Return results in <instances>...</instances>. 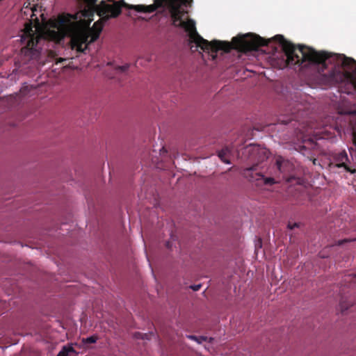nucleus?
Segmentation results:
<instances>
[{
  "label": "nucleus",
  "mask_w": 356,
  "mask_h": 356,
  "mask_svg": "<svg viewBox=\"0 0 356 356\" xmlns=\"http://www.w3.org/2000/svg\"><path fill=\"white\" fill-rule=\"evenodd\" d=\"M349 241H350V240H349V239L339 240L337 242H336L335 245H341L343 243L349 242Z\"/></svg>",
  "instance_id": "nucleus-16"
},
{
  "label": "nucleus",
  "mask_w": 356,
  "mask_h": 356,
  "mask_svg": "<svg viewBox=\"0 0 356 356\" xmlns=\"http://www.w3.org/2000/svg\"><path fill=\"white\" fill-rule=\"evenodd\" d=\"M353 149V147H350V148L349 149V151H350V152H351Z\"/></svg>",
  "instance_id": "nucleus-22"
},
{
  "label": "nucleus",
  "mask_w": 356,
  "mask_h": 356,
  "mask_svg": "<svg viewBox=\"0 0 356 356\" xmlns=\"http://www.w3.org/2000/svg\"><path fill=\"white\" fill-rule=\"evenodd\" d=\"M129 65L126 64V65H122V66H118L116 70L118 72H126L129 69Z\"/></svg>",
  "instance_id": "nucleus-15"
},
{
  "label": "nucleus",
  "mask_w": 356,
  "mask_h": 356,
  "mask_svg": "<svg viewBox=\"0 0 356 356\" xmlns=\"http://www.w3.org/2000/svg\"><path fill=\"white\" fill-rule=\"evenodd\" d=\"M37 24H39V20L36 18Z\"/></svg>",
  "instance_id": "nucleus-24"
},
{
  "label": "nucleus",
  "mask_w": 356,
  "mask_h": 356,
  "mask_svg": "<svg viewBox=\"0 0 356 356\" xmlns=\"http://www.w3.org/2000/svg\"><path fill=\"white\" fill-rule=\"evenodd\" d=\"M165 246H166L167 248H170L172 247V244H171V243L170 241H167L165 243Z\"/></svg>",
  "instance_id": "nucleus-21"
},
{
  "label": "nucleus",
  "mask_w": 356,
  "mask_h": 356,
  "mask_svg": "<svg viewBox=\"0 0 356 356\" xmlns=\"http://www.w3.org/2000/svg\"><path fill=\"white\" fill-rule=\"evenodd\" d=\"M113 4H108L102 1L99 4H93L95 6L97 14L104 21L110 17H117L122 13V8L132 9L138 13H152L160 8H165L170 13L172 25L175 27L184 29L188 33L191 42L201 48L204 51L207 52L214 60L217 58L218 51L228 53L232 49L241 52L250 51V33L245 35H239L234 37L231 42L220 40H212L211 42L204 39L196 31L195 23L188 16V8L192 6L193 0H154L151 5H129L124 0L114 1Z\"/></svg>",
  "instance_id": "nucleus-1"
},
{
  "label": "nucleus",
  "mask_w": 356,
  "mask_h": 356,
  "mask_svg": "<svg viewBox=\"0 0 356 356\" xmlns=\"http://www.w3.org/2000/svg\"><path fill=\"white\" fill-rule=\"evenodd\" d=\"M296 227H298L297 223H293V225H291V223H289V225H288V228L290 229H293Z\"/></svg>",
  "instance_id": "nucleus-19"
},
{
  "label": "nucleus",
  "mask_w": 356,
  "mask_h": 356,
  "mask_svg": "<svg viewBox=\"0 0 356 356\" xmlns=\"http://www.w3.org/2000/svg\"><path fill=\"white\" fill-rule=\"evenodd\" d=\"M264 40H269L266 46L271 42L270 39ZM272 40L279 43L284 53V66L316 67L325 85L340 83L342 92L356 94V61L353 58L343 54L316 51L303 44L296 46L282 35H276Z\"/></svg>",
  "instance_id": "nucleus-2"
},
{
  "label": "nucleus",
  "mask_w": 356,
  "mask_h": 356,
  "mask_svg": "<svg viewBox=\"0 0 356 356\" xmlns=\"http://www.w3.org/2000/svg\"><path fill=\"white\" fill-rule=\"evenodd\" d=\"M241 156L252 162H255L250 167L243 168L241 173L251 182H255L257 186H272L275 183L272 177H265L261 172H258V164L268 156V152L265 148L259 145L250 144L241 150Z\"/></svg>",
  "instance_id": "nucleus-4"
},
{
  "label": "nucleus",
  "mask_w": 356,
  "mask_h": 356,
  "mask_svg": "<svg viewBox=\"0 0 356 356\" xmlns=\"http://www.w3.org/2000/svg\"><path fill=\"white\" fill-rule=\"evenodd\" d=\"M287 106L289 112L293 116V120H298L299 118L303 117L305 110L308 108L307 104L304 101L299 92L291 95V100Z\"/></svg>",
  "instance_id": "nucleus-5"
},
{
  "label": "nucleus",
  "mask_w": 356,
  "mask_h": 356,
  "mask_svg": "<svg viewBox=\"0 0 356 356\" xmlns=\"http://www.w3.org/2000/svg\"><path fill=\"white\" fill-rule=\"evenodd\" d=\"M98 338L97 336H91L86 339H83V342L85 343H94L97 341Z\"/></svg>",
  "instance_id": "nucleus-12"
},
{
  "label": "nucleus",
  "mask_w": 356,
  "mask_h": 356,
  "mask_svg": "<svg viewBox=\"0 0 356 356\" xmlns=\"http://www.w3.org/2000/svg\"><path fill=\"white\" fill-rule=\"evenodd\" d=\"M350 164V161L346 150L333 154L332 162H331L330 165H334L339 168H343L346 172H350L351 174L355 173L356 169H353Z\"/></svg>",
  "instance_id": "nucleus-6"
},
{
  "label": "nucleus",
  "mask_w": 356,
  "mask_h": 356,
  "mask_svg": "<svg viewBox=\"0 0 356 356\" xmlns=\"http://www.w3.org/2000/svg\"><path fill=\"white\" fill-rule=\"evenodd\" d=\"M207 337H204V336L198 337L197 342L198 343H202L203 341H207Z\"/></svg>",
  "instance_id": "nucleus-18"
},
{
  "label": "nucleus",
  "mask_w": 356,
  "mask_h": 356,
  "mask_svg": "<svg viewBox=\"0 0 356 356\" xmlns=\"http://www.w3.org/2000/svg\"><path fill=\"white\" fill-rule=\"evenodd\" d=\"M287 163H288L287 161H285L284 160L277 159L276 161V164H277L278 170L280 172H283L284 171L283 166H284V165H286Z\"/></svg>",
  "instance_id": "nucleus-13"
},
{
  "label": "nucleus",
  "mask_w": 356,
  "mask_h": 356,
  "mask_svg": "<svg viewBox=\"0 0 356 356\" xmlns=\"http://www.w3.org/2000/svg\"><path fill=\"white\" fill-rule=\"evenodd\" d=\"M134 337L137 339H149L148 334H142L140 332H136L135 333Z\"/></svg>",
  "instance_id": "nucleus-14"
},
{
  "label": "nucleus",
  "mask_w": 356,
  "mask_h": 356,
  "mask_svg": "<svg viewBox=\"0 0 356 356\" xmlns=\"http://www.w3.org/2000/svg\"><path fill=\"white\" fill-rule=\"evenodd\" d=\"M202 285L201 284H195V285H192L191 286V288L194 291H197L200 289Z\"/></svg>",
  "instance_id": "nucleus-17"
},
{
  "label": "nucleus",
  "mask_w": 356,
  "mask_h": 356,
  "mask_svg": "<svg viewBox=\"0 0 356 356\" xmlns=\"http://www.w3.org/2000/svg\"><path fill=\"white\" fill-rule=\"evenodd\" d=\"M188 337L191 339L195 341H197V338H198V337L195 336V335H189V336H188Z\"/></svg>",
  "instance_id": "nucleus-20"
},
{
  "label": "nucleus",
  "mask_w": 356,
  "mask_h": 356,
  "mask_svg": "<svg viewBox=\"0 0 356 356\" xmlns=\"http://www.w3.org/2000/svg\"><path fill=\"white\" fill-rule=\"evenodd\" d=\"M74 19L76 17L72 15H61L54 26V29H48L43 35H38L33 31L31 25L27 24L22 35V40L26 44L21 49L24 62L38 59L42 51L41 44L47 40L60 42L65 36H71L72 49L84 52L89 44L99 38L102 27L97 28V22H95L89 31L74 33Z\"/></svg>",
  "instance_id": "nucleus-3"
},
{
  "label": "nucleus",
  "mask_w": 356,
  "mask_h": 356,
  "mask_svg": "<svg viewBox=\"0 0 356 356\" xmlns=\"http://www.w3.org/2000/svg\"><path fill=\"white\" fill-rule=\"evenodd\" d=\"M321 255L322 257H325V255L323 254L322 253H321Z\"/></svg>",
  "instance_id": "nucleus-23"
},
{
  "label": "nucleus",
  "mask_w": 356,
  "mask_h": 356,
  "mask_svg": "<svg viewBox=\"0 0 356 356\" xmlns=\"http://www.w3.org/2000/svg\"><path fill=\"white\" fill-rule=\"evenodd\" d=\"M344 281L346 282L356 283V274H349L345 276Z\"/></svg>",
  "instance_id": "nucleus-11"
},
{
  "label": "nucleus",
  "mask_w": 356,
  "mask_h": 356,
  "mask_svg": "<svg viewBox=\"0 0 356 356\" xmlns=\"http://www.w3.org/2000/svg\"><path fill=\"white\" fill-rule=\"evenodd\" d=\"M219 158L225 163H230V161L227 159V151L222 149L218 152Z\"/></svg>",
  "instance_id": "nucleus-10"
},
{
  "label": "nucleus",
  "mask_w": 356,
  "mask_h": 356,
  "mask_svg": "<svg viewBox=\"0 0 356 356\" xmlns=\"http://www.w3.org/2000/svg\"><path fill=\"white\" fill-rule=\"evenodd\" d=\"M339 306L341 312L343 313L352 306V304L342 298L340 301Z\"/></svg>",
  "instance_id": "nucleus-9"
},
{
  "label": "nucleus",
  "mask_w": 356,
  "mask_h": 356,
  "mask_svg": "<svg viewBox=\"0 0 356 356\" xmlns=\"http://www.w3.org/2000/svg\"><path fill=\"white\" fill-rule=\"evenodd\" d=\"M70 353L77 354L72 346H64L57 356H68Z\"/></svg>",
  "instance_id": "nucleus-7"
},
{
  "label": "nucleus",
  "mask_w": 356,
  "mask_h": 356,
  "mask_svg": "<svg viewBox=\"0 0 356 356\" xmlns=\"http://www.w3.org/2000/svg\"><path fill=\"white\" fill-rule=\"evenodd\" d=\"M316 146L317 143L313 139L309 138L303 141V145L301 147L304 149H314Z\"/></svg>",
  "instance_id": "nucleus-8"
},
{
  "label": "nucleus",
  "mask_w": 356,
  "mask_h": 356,
  "mask_svg": "<svg viewBox=\"0 0 356 356\" xmlns=\"http://www.w3.org/2000/svg\"><path fill=\"white\" fill-rule=\"evenodd\" d=\"M33 15H31V19L33 20Z\"/></svg>",
  "instance_id": "nucleus-25"
}]
</instances>
